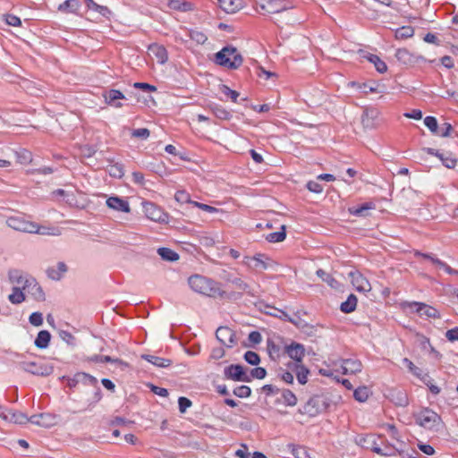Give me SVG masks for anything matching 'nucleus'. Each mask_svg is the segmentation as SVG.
<instances>
[{
    "mask_svg": "<svg viewBox=\"0 0 458 458\" xmlns=\"http://www.w3.org/2000/svg\"><path fill=\"white\" fill-rule=\"evenodd\" d=\"M188 284L194 292L209 297L226 296V293L220 289L217 282L200 275L191 276Z\"/></svg>",
    "mask_w": 458,
    "mask_h": 458,
    "instance_id": "1",
    "label": "nucleus"
},
{
    "mask_svg": "<svg viewBox=\"0 0 458 458\" xmlns=\"http://www.w3.org/2000/svg\"><path fill=\"white\" fill-rule=\"evenodd\" d=\"M214 62L221 67L236 70L242 66L243 57L235 47L227 45L215 54Z\"/></svg>",
    "mask_w": 458,
    "mask_h": 458,
    "instance_id": "2",
    "label": "nucleus"
},
{
    "mask_svg": "<svg viewBox=\"0 0 458 458\" xmlns=\"http://www.w3.org/2000/svg\"><path fill=\"white\" fill-rule=\"evenodd\" d=\"M332 403L331 399L326 394H315L311 396L307 403L299 409L301 414L315 417L319 413L325 412Z\"/></svg>",
    "mask_w": 458,
    "mask_h": 458,
    "instance_id": "3",
    "label": "nucleus"
},
{
    "mask_svg": "<svg viewBox=\"0 0 458 458\" xmlns=\"http://www.w3.org/2000/svg\"><path fill=\"white\" fill-rule=\"evenodd\" d=\"M415 421L426 429L437 431V426L441 422V418L434 411L425 408L415 416Z\"/></svg>",
    "mask_w": 458,
    "mask_h": 458,
    "instance_id": "4",
    "label": "nucleus"
},
{
    "mask_svg": "<svg viewBox=\"0 0 458 458\" xmlns=\"http://www.w3.org/2000/svg\"><path fill=\"white\" fill-rule=\"evenodd\" d=\"M248 369L241 364H230L224 369V377L235 382L250 383Z\"/></svg>",
    "mask_w": 458,
    "mask_h": 458,
    "instance_id": "5",
    "label": "nucleus"
},
{
    "mask_svg": "<svg viewBox=\"0 0 458 458\" xmlns=\"http://www.w3.org/2000/svg\"><path fill=\"white\" fill-rule=\"evenodd\" d=\"M6 225L15 231L22 233H30L38 230L37 223L28 221L22 216H13L8 217L6 220Z\"/></svg>",
    "mask_w": 458,
    "mask_h": 458,
    "instance_id": "6",
    "label": "nucleus"
},
{
    "mask_svg": "<svg viewBox=\"0 0 458 458\" xmlns=\"http://www.w3.org/2000/svg\"><path fill=\"white\" fill-rule=\"evenodd\" d=\"M259 5L268 13H279L293 8L290 0H259Z\"/></svg>",
    "mask_w": 458,
    "mask_h": 458,
    "instance_id": "7",
    "label": "nucleus"
},
{
    "mask_svg": "<svg viewBox=\"0 0 458 458\" xmlns=\"http://www.w3.org/2000/svg\"><path fill=\"white\" fill-rule=\"evenodd\" d=\"M143 210L148 219L158 223H168L169 215L155 203L150 201L143 202Z\"/></svg>",
    "mask_w": 458,
    "mask_h": 458,
    "instance_id": "8",
    "label": "nucleus"
},
{
    "mask_svg": "<svg viewBox=\"0 0 458 458\" xmlns=\"http://www.w3.org/2000/svg\"><path fill=\"white\" fill-rule=\"evenodd\" d=\"M24 291H27L31 297L37 301H44L46 300L45 293L33 276H27L22 286Z\"/></svg>",
    "mask_w": 458,
    "mask_h": 458,
    "instance_id": "9",
    "label": "nucleus"
},
{
    "mask_svg": "<svg viewBox=\"0 0 458 458\" xmlns=\"http://www.w3.org/2000/svg\"><path fill=\"white\" fill-rule=\"evenodd\" d=\"M20 367L26 372L35 376H49L53 372V367L46 364H38L34 361H23Z\"/></svg>",
    "mask_w": 458,
    "mask_h": 458,
    "instance_id": "10",
    "label": "nucleus"
},
{
    "mask_svg": "<svg viewBox=\"0 0 458 458\" xmlns=\"http://www.w3.org/2000/svg\"><path fill=\"white\" fill-rule=\"evenodd\" d=\"M395 57L399 63L406 66H414L420 62H425L426 59L421 55H416L406 48H399L396 50Z\"/></svg>",
    "mask_w": 458,
    "mask_h": 458,
    "instance_id": "11",
    "label": "nucleus"
},
{
    "mask_svg": "<svg viewBox=\"0 0 458 458\" xmlns=\"http://www.w3.org/2000/svg\"><path fill=\"white\" fill-rule=\"evenodd\" d=\"M284 354L288 355L294 360V363L301 364L305 356L304 345L293 341L290 344L284 346Z\"/></svg>",
    "mask_w": 458,
    "mask_h": 458,
    "instance_id": "12",
    "label": "nucleus"
},
{
    "mask_svg": "<svg viewBox=\"0 0 458 458\" xmlns=\"http://www.w3.org/2000/svg\"><path fill=\"white\" fill-rule=\"evenodd\" d=\"M102 97L106 105L113 106L114 108H121L123 104L120 100L126 99L124 94L114 89H106L103 90Z\"/></svg>",
    "mask_w": 458,
    "mask_h": 458,
    "instance_id": "13",
    "label": "nucleus"
},
{
    "mask_svg": "<svg viewBox=\"0 0 458 458\" xmlns=\"http://www.w3.org/2000/svg\"><path fill=\"white\" fill-rule=\"evenodd\" d=\"M349 277L356 291L360 293H369L371 291L370 283L360 271H351Z\"/></svg>",
    "mask_w": 458,
    "mask_h": 458,
    "instance_id": "14",
    "label": "nucleus"
},
{
    "mask_svg": "<svg viewBox=\"0 0 458 458\" xmlns=\"http://www.w3.org/2000/svg\"><path fill=\"white\" fill-rule=\"evenodd\" d=\"M411 309L415 308V311L420 316L428 318H439L440 313L439 311L426 303L412 301L408 304Z\"/></svg>",
    "mask_w": 458,
    "mask_h": 458,
    "instance_id": "15",
    "label": "nucleus"
},
{
    "mask_svg": "<svg viewBox=\"0 0 458 458\" xmlns=\"http://www.w3.org/2000/svg\"><path fill=\"white\" fill-rule=\"evenodd\" d=\"M216 337L228 348H231L236 343L235 332L228 327H219L216 331Z\"/></svg>",
    "mask_w": 458,
    "mask_h": 458,
    "instance_id": "16",
    "label": "nucleus"
},
{
    "mask_svg": "<svg viewBox=\"0 0 458 458\" xmlns=\"http://www.w3.org/2000/svg\"><path fill=\"white\" fill-rule=\"evenodd\" d=\"M245 259L244 264L252 269L267 270L269 267L267 261L270 259L265 254L258 253L253 257H245Z\"/></svg>",
    "mask_w": 458,
    "mask_h": 458,
    "instance_id": "17",
    "label": "nucleus"
},
{
    "mask_svg": "<svg viewBox=\"0 0 458 458\" xmlns=\"http://www.w3.org/2000/svg\"><path fill=\"white\" fill-rule=\"evenodd\" d=\"M56 419L54 414L43 412L30 416V422L40 427L50 428L56 424Z\"/></svg>",
    "mask_w": 458,
    "mask_h": 458,
    "instance_id": "18",
    "label": "nucleus"
},
{
    "mask_svg": "<svg viewBox=\"0 0 458 458\" xmlns=\"http://www.w3.org/2000/svg\"><path fill=\"white\" fill-rule=\"evenodd\" d=\"M415 256L422 257L423 259L430 260L434 265H436L440 269L445 270L448 275H457L458 276V270L452 268L445 262L442 261L441 259L435 257L431 253H423L420 251H416Z\"/></svg>",
    "mask_w": 458,
    "mask_h": 458,
    "instance_id": "19",
    "label": "nucleus"
},
{
    "mask_svg": "<svg viewBox=\"0 0 458 458\" xmlns=\"http://www.w3.org/2000/svg\"><path fill=\"white\" fill-rule=\"evenodd\" d=\"M221 277L228 283L233 284L237 289L245 292L246 293L253 296L254 294L250 291V286L244 282L241 277L234 276L233 274L224 271Z\"/></svg>",
    "mask_w": 458,
    "mask_h": 458,
    "instance_id": "20",
    "label": "nucleus"
},
{
    "mask_svg": "<svg viewBox=\"0 0 458 458\" xmlns=\"http://www.w3.org/2000/svg\"><path fill=\"white\" fill-rule=\"evenodd\" d=\"M106 206L114 210L121 211L124 213H130V204L126 199H123L118 196H111L106 199Z\"/></svg>",
    "mask_w": 458,
    "mask_h": 458,
    "instance_id": "21",
    "label": "nucleus"
},
{
    "mask_svg": "<svg viewBox=\"0 0 458 458\" xmlns=\"http://www.w3.org/2000/svg\"><path fill=\"white\" fill-rule=\"evenodd\" d=\"M342 371L343 374H356L362 369L361 362L357 359H344L342 360Z\"/></svg>",
    "mask_w": 458,
    "mask_h": 458,
    "instance_id": "22",
    "label": "nucleus"
},
{
    "mask_svg": "<svg viewBox=\"0 0 458 458\" xmlns=\"http://www.w3.org/2000/svg\"><path fill=\"white\" fill-rule=\"evenodd\" d=\"M375 208H376V204L374 202L369 201V202H364L358 206L349 208L348 210H349V213L354 216L366 217L369 215V211L371 209H375Z\"/></svg>",
    "mask_w": 458,
    "mask_h": 458,
    "instance_id": "23",
    "label": "nucleus"
},
{
    "mask_svg": "<svg viewBox=\"0 0 458 458\" xmlns=\"http://www.w3.org/2000/svg\"><path fill=\"white\" fill-rule=\"evenodd\" d=\"M378 115V112L375 108H366L361 115V123L365 129L374 128L375 120Z\"/></svg>",
    "mask_w": 458,
    "mask_h": 458,
    "instance_id": "24",
    "label": "nucleus"
},
{
    "mask_svg": "<svg viewBox=\"0 0 458 458\" xmlns=\"http://www.w3.org/2000/svg\"><path fill=\"white\" fill-rule=\"evenodd\" d=\"M148 50L157 58V63L164 64L167 62L168 53L164 46L154 43L149 45Z\"/></svg>",
    "mask_w": 458,
    "mask_h": 458,
    "instance_id": "25",
    "label": "nucleus"
},
{
    "mask_svg": "<svg viewBox=\"0 0 458 458\" xmlns=\"http://www.w3.org/2000/svg\"><path fill=\"white\" fill-rule=\"evenodd\" d=\"M221 9L227 13H233L243 8L242 0H217Z\"/></svg>",
    "mask_w": 458,
    "mask_h": 458,
    "instance_id": "26",
    "label": "nucleus"
},
{
    "mask_svg": "<svg viewBox=\"0 0 458 458\" xmlns=\"http://www.w3.org/2000/svg\"><path fill=\"white\" fill-rule=\"evenodd\" d=\"M288 367L295 372L297 380L301 385H305L308 382L310 369L306 366H304L302 363H289Z\"/></svg>",
    "mask_w": 458,
    "mask_h": 458,
    "instance_id": "27",
    "label": "nucleus"
},
{
    "mask_svg": "<svg viewBox=\"0 0 458 458\" xmlns=\"http://www.w3.org/2000/svg\"><path fill=\"white\" fill-rule=\"evenodd\" d=\"M68 267L66 264L63 261H59L56 265V267H51L47 269V276L55 281H59L62 279L64 275L67 272Z\"/></svg>",
    "mask_w": 458,
    "mask_h": 458,
    "instance_id": "28",
    "label": "nucleus"
},
{
    "mask_svg": "<svg viewBox=\"0 0 458 458\" xmlns=\"http://www.w3.org/2000/svg\"><path fill=\"white\" fill-rule=\"evenodd\" d=\"M280 394H281V399H279V398L276 399L275 401L276 404L280 403L281 400L283 401V403L285 406L293 407L297 404L298 399H297L295 394L293 391H291L290 389H286V388L281 389Z\"/></svg>",
    "mask_w": 458,
    "mask_h": 458,
    "instance_id": "29",
    "label": "nucleus"
},
{
    "mask_svg": "<svg viewBox=\"0 0 458 458\" xmlns=\"http://www.w3.org/2000/svg\"><path fill=\"white\" fill-rule=\"evenodd\" d=\"M89 360L94 362H99V363H114L117 364L123 368H128L129 363L126 361H123V360L119 358H113L108 355H99L95 354L92 357L89 358Z\"/></svg>",
    "mask_w": 458,
    "mask_h": 458,
    "instance_id": "30",
    "label": "nucleus"
},
{
    "mask_svg": "<svg viewBox=\"0 0 458 458\" xmlns=\"http://www.w3.org/2000/svg\"><path fill=\"white\" fill-rule=\"evenodd\" d=\"M81 5V4L79 0H65L58 5L57 9L63 13L77 14Z\"/></svg>",
    "mask_w": 458,
    "mask_h": 458,
    "instance_id": "31",
    "label": "nucleus"
},
{
    "mask_svg": "<svg viewBox=\"0 0 458 458\" xmlns=\"http://www.w3.org/2000/svg\"><path fill=\"white\" fill-rule=\"evenodd\" d=\"M51 334L47 330H41L38 333L34 344L38 349H47L51 341Z\"/></svg>",
    "mask_w": 458,
    "mask_h": 458,
    "instance_id": "32",
    "label": "nucleus"
},
{
    "mask_svg": "<svg viewBox=\"0 0 458 458\" xmlns=\"http://www.w3.org/2000/svg\"><path fill=\"white\" fill-rule=\"evenodd\" d=\"M141 359L158 368H167L172 365V360L170 359H165L155 355L143 354L141 355Z\"/></svg>",
    "mask_w": 458,
    "mask_h": 458,
    "instance_id": "33",
    "label": "nucleus"
},
{
    "mask_svg": "<svg viewBox=\"0 0 458 458\" xmlns=\"http://www.w3.org/2000/svg\"><path fill=\"white\" fill-rule=\"evenodd\" d=\"M358 299L355 294L351 293L347 297L346 301L341 303L340 310L344 314H349L356 310Z\"/></svg>",
    "mask_w": 458,
    "mask_h": 458,
    "instance_id": "34",
    "label": "nucleus"
},
{
    "mask_svg": "<svg viewBox=\"0 0 458 458\" xmlns=\"http://www.w3.org/2000/svg\"><path fill=\"white\" fill-rule=\"evenodd\" d=\"M391 401L397 406L405 407L409 404L407 394L402 390H394L391 393Z\"/></svg>",
    "mask_w": 458,
    "mask_h": 458,
    "instance_id": "35",
    "label": "nucleus"
},
{
    "mask_svg": "<svg viewBox=\"0 0 458 458\" xmlns=\"http://www.w3.org/2000/svg\"><path fill=\"white\" fill-rule=\"evenodd\" d=\"M209 108L213 114L220 120L229 121L232 118V114L227 111L225 107L217 104H212Z\"/></svg>",
    "mask_w": 458,
    "mask_h": 458,
    "instance_id": "36",
    "label": "nucleus"
},
{
    "mask_svg": "<svg viewBox=\"0 0 458 458\" xmlns=\"http://www.w3.org/2000/svg\"><path fill=\"white\" fill-rule=\"evenodd\" d=\"M360 445L366 449L376 453L375 447H380L377 444V438L374 435H366L360 439Z\"/></svg>",
    "mask_w": 458,
    "mask_h": 458,
    "instance_id": "37",
    "label": "nucleus"
},
{
    "mask_svg": "<svg viewBox=\"0 0 458 458\" xmlns=\"http://www.w3.org/2000/svg\"><path fill=\"white\" fill-rule=\"evenodd\" d=\"M157 254L163 260L174 262L179 259V254L170 248L161 247L157 249Z\"/></svg>",
    "mask_w": 458,
    "mask_h": 458,
    "instance_id": "38",
    "label": "nucleus"
},
{
    "mask_svg": "<svg viewBox=\"0 0 458 458\" xmlns=\"http://www.w3.org/2000/svg\"><path fill=\"white\" fill-rule=\"evenodd\" d=\"M317 276L325 283H327L331 288L336 289L339 285V282L329 273L319 268L316 272Z\"/></svg>",
    "mask_w": 458,
    "mask_h": 458,
    "instance_id": "39",
    "label": "nucleus"
},
{
    "mask_svg": "<svg viewBox=\"0 0 458 458\" xmlns=\"http://www.w3.org/2000/svg\"><path fill=\"white\" fill-rule=\"evenodd\" d=\"M364 57H366L368 61L374 64L376 70L379 73H384L387 71L386 64L383 60H381L380 57L377 56V55L369 54Z\"/></svg>",
    "mask_w": 458,
    "mask_h": 458,
    "instance_id": "40",
    "label": "nucleus"
},
{
    "mask_svg": "<svg viewBox=\"0 0 458 458\" xmlns=\"http://www.w3.org/2000/svg\"><path fill=\"white\" fill-rule=\"evenodd\" d=\"M26 297L23 293L22 286H14L13 287V293L9 294L8 300L13 304H21L25 301Z\"/></svg>",
    "mask_w": 458,
    "mask_h": 458,
    "instance_id": "41",
    "label": "nucleus"
},
{
    "mask_svg": "<svg viewBox=\"0 0 458 458\" xmlns=\"http://www.w3.org/2000/svg\"><path fill=\"white\" fill-rule=\"evenodd\" d=\"M267 352L269 354V357L276 360L280 358L282 353H284V351L282 352V349L279 344H276L273 340L267 339Z\"/></svg>",
    "mask_w": 458,
    "mask_h": 458,
    "instance_id": "42",
    "label": "nucleus"
},
{
    "mask_svg": "<svg viewBox=\"0 0 458 458\" xmlns=\"http://www.w3.org/2000/svg\"><path fill=\"white\" fill-rule=\"evenodd\" d=\"M75 377L77 378L78 384L82 383L83 385L92 386H97V385L98 384V379L94 376L85 372H77L75 374Z\"/></svg>",
    "mask_w": 458,
    "mask_h": 458,
    "instance_id": "43",
    "label": "nucleus"
},
{
    "mask_svg": "<svg viewBox=\"0 0 458 458\" xmlns=\"http://www.w3.org/2000/svg\"><path fill=\"white\" fill-rule=\"evenodd\" d=\"M168 6L171 9L180 12H188L193 9V4L191 3L181 0H171L168 2Z\"/></svg>",
    "mask_w": 458,
    "mask_h": 458,
    "instance_id": "44",
    "label": "nucleus"
},
{
    "mask_svg": "<svg viewBox=\"0 0 458 458\" xmlns=\"http://www.w3.org/2000/svg\"><path fill=\"white\" fill-rule=\"evenodd\" d=\"M9 412L8 420L10 422H13L15 424H26L27 422H30V418L23 412L21 411H15L13 410H11Z\"/></svg>",
    "mask_w": 458,
    "mask_h": 458,
    "instance_id": "45",
    "label": "nucleus"
},
{
    "mask_svg": "<svg viewBox=\"0 0 458 458\" xmlns=\"http://www.w3.org/2000/svg\"><path fill=\"white\" fill-rule=\"evenodd\" d=\"M286 238V226L281 225L280 231L268 233L266 240L268 242H281Z\"/></svg>",
    "mask_w": 458,
    "mask_h": 458,
    "instance_id": "46",
    "label": "nucleus"
},
{
    "mask_svg": "<svg viewBox=\"0 0 458 458\" xmlns=\"http://www.w3.org/2000/svg\"><path fill=\"white\" fill-rule=\"evenodd\" d=\"M30 276L29 275H23L21 270L18 269H11L8 272V277L11 283L21 284L23 286L25 278Z\"/></svg>",
    "mask_w": 458,
    "mask_h": 458,
    "instance_id": "47",
    "label": "nucleus"
},
{
    "mask_svg": "<svg viewBox=\"0 0 458 458\" xmlns=\"http://www.w3.org/2000/svg\"><path fill=\"white\" fill-rule=\"evenodd\" d=\"M267 308H268L270 310L266 311V314L275 318H278L283 321L288 322V320H291V316L283 310L269 305H267Z\"/></svg>",
    "mask_w": 458,
    "mask_h": 458,
    "instance_id": "48",
    "label": "nucleus"
},
{
    "mask_svg": "<svg viewBox=\"0 0 458 458\" xmlns=\"http://www.w3.org/2000/svg\"><path fill=\"white\" fill-rule=\"evenodd\" d=\"M414 34V29L411 26H403L395 30L394 37L396 39H407Z\"/></svg>",
    "mask_w": 458,
    "mask_h": 458,
    "instance_id": "49",
    "label": "nucleus"
},
{
    "mask_svg": "<svg viewBox=\"0 0 458 458\" xmlns=\"http://www.w3.org/2000/svg\"><path fill=\"white\" fill-rule=\"evenodd\" d=\"M88 9L93 10L100 13L102 16L106 17L110 13V10L104 5L97 4L94 0H85Z\"/></svg>",
    "mask_w": 458,
    "mask_h": 458,
    "instance_id": "50",
    "label": "nucleus"
},
{
    "mask_svg": "<svg viewBox=\"0 0 458 458\" xmlns=\"http://www.w3.org/2000/svg\"><path fill=\"white\" fill-rule=\"evenodd\" d=\"M107 171L110 176L114 178H122L124 174L123 165L120 163H114L108 165Z\"/></svg>",
    "mask_w": 458,
    "mask_h": 458,
    "instance_id": "51",
    "label": "nucleus"
},
{
    "mask_svg": "<svg viewBox=\"0 0 458 458\" xmlns=\"http://www.w3.org/2000/svg\"><path fill=\"white\" fill-rule=\"evenodd\" d=\"M369 389L365 386H359L353 392L354 399L360 403L366 402L369 398Z\"/></svg>",
    "mask_w": 458,
    "mask_h": 458,
    "instance_id": "52",
    "label": "nucleus"
},
{
    "mask_svg": "<svg viewBox=\"0 0 458 458\" xmlns=\"http://www.w3.org/2000/svg\"><path fill=\"white\" fill-rule=\"evenodd\" d=\"M188 36L191 40L199 45H203L208 40L206 34L197 30H189Z\"/></svg>",
    "mask_w": 458,
    "mask_h": 458,
    "instance_id": "53",
    "label": "nucleus"
},
{
    "mask_svg": "<svg viewBox=\"0 0 458 458\" xmlns=\"http://www.w3.org/2000/svg\"><path fill=\"white\" fill-rule=\"evenodd\" d=\"M244 360L252 366H258L260 363V356L253 351H247L243 355Z\"/></svg>",
    "mask_w": 458,
    "mask_h": 458,
    "instance_id": "54",
    "label": "nucleus"
},
{
    "mask_svg": "<svg viewBox=\"0 0 458 458\" xmlns=\"http://www.w3.org/2000/svg\"><path fill=\"white\" fill-rule=\"evenodd\" d=\"M267 376V370L263 367H258L251 369L248 377L250 378V382H251L252 378L263 379Z\"/></svg>",
    "mask_w": 458,
    "mask_h": 458,
    "instance_id": "55",
    "label": "nucleus"
},
{
    "mask_svg": "<svg viewBox=\"0 0 458 458\" xmlns=\"http://www.w3.org/2000/svg\"><path fill=\"white\" fill-rule=\"evenodd\" d=\"M403 363L405 364L409 369V371L414 375L416 377L420 378L423 375L422 369L419 367L415 366L414 363L409 360L408 358H404L403 360Z\"/></svg>",
    "mask_w": 458,
    "mask_h": 458,
    "instance_id": "56",
    "label": "nucleus"
},
{
    "mask_svg": "<svg viewBox=\"0 0 458 458\" xmlns=\"http://www.w3.org/2000/svg\"><path fill=\"white\" fill-rule=\"evenodd\" d=\"M376 454L381 455V456H393L396 453H398V449L395 448L394 445H387L384 448L381 447H375Z\"/></svg>",
    "mask_w": 458,
    "mask_h": 458,
    "instance_id": "57",
    "label": "nucleus"
},
{
    "mask_svg": "<svg viewBox=\"0 0 458 458\" xmlns=\"http://www.w3.org/2000/svg\"><path fill=\"white\" fill-rule=\"evenodd\" d=\"M233 394L239 398H247L251 395V389L250 386L242 385L233 389Z\"/></svg>",
    "mask_w": 458,
    "mask_h": 458,
    "instance_id": "58",
    "label": "nucleus"
},
{
    "mask_svg": "<svg viewBox=\"0 0 458 458\" xmlns=\"http://www.w3.org/2000/svg\"><path fill=\"white\" fill-rule=\"evenodd\" d=\"M424 124L432 133H438V123L436 117L428 115L424 119Z\"/></svg>",
    "mask_w": 458,
    "mask_h": 458,
    "instance_id": "59",
    "label": "nucleus"
},
{
    "mask_svg": "<svg viewBox=\"0 0 458 458\" xmlns=\"http://www.w3.org/2000/svg\"><path fill=\"white\" fill-rule=\"evenodd\" d=\"M221 92L229 97L233 103H238L239 92L230 89L227 85L222 84L220 87Z\"/></svg>",
    "mask_w": 458,
    "mask_h": 458,
    "instance_id": "60",
    "label": "nucleus"
},
{
    "mask_svg": "<svg viewBox=\"0 0 458 458\" xmlns=\"http://www.w3.org/2000/svg\"><path fill=\"white\" fill-rule=\"evenodd\" d=\"M443 165L447 168H454L457 164V159L452 153H445L441 158Z\"/></svg>",
    "mask_w": 458,
    "mask_h": 458,
    "instance_id": "61",
    "label": "nucleus"
},
{
    "mask_svg": "<svg viewBox=\"0 0 458 458\" xmlns=\"http://www.w3.org/2000/svg\"><path fill=\"white\" fill-rule=\"evenodd\" d=\"M260 390L266 394V396H273L280 394L281 389L275 385L267 384L264 385Z\"/></svg>",
    "mask_w": 458,
    "mask_h": 458,
    "instance_id": "62",
    "label": "nucleus"
},
{
    "mask_svg": "<svg viewBox=\"0 0 458 458\" xmlns=\"http://www.w3.org/2000/svg\"><path fill=\"white\" fill-rule=\"evenodd\" d=\"M59 337L65 342L67 344L74 346L75 345V337L74 335L66 330H60L59 331Z\"/></svg>",
    "mask_w": 458,
    "mask_h": 458,
    "instance_id": "63",
    "label": "nucleus"
},
{
    "mask_svg": "<svg viewBox=\"0 0 458 458\" xmlns=\"http://www.w3.org/2000/svg\"><path fill=\"white\" fill-rule=\"evenodd\" d=\"M30 323L34 327H40L43 324V315L41 312L35 311L30 315Z\"/></svg>",
    "mask_w": 458,
    "mask_h": 458,
    "instance_id": "64",
    "label": "nucleus"
}]
</instances>
